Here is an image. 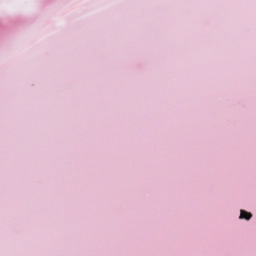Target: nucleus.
I'll return each instance as SVG.
<instances>
[{
  "label": "nucleus",
  "instance_id": "1",
  "mask_svg": "<svg viewBox=\"0 0 256 256\" xmlns=\"http://www.w3.org/2000/svg\"><path fill=\"white\" fill-rule=\"evenodd\" d=\"M240 219H245L246 221L251 220L252 214L250 212H247L245 210H240Z\"/></svg>",
  "mask_w": 256,
  "mask_h": 256
}]
</instances>
